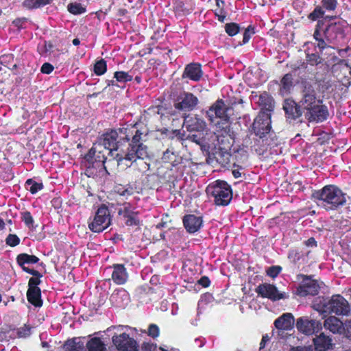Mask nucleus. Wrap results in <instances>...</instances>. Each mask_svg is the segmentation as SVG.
Wrapping results in <instances>:
<instances>
[{"label":"nucleus","instance_id":"nucleus-12","mask_svg":"<svg viewBox=\"0 0 351 351\" xmlns=\"http://www.w3.org/2000/svg\"><path fill=\"white\" fill-rule=\"evenodd\" d=\"M322 102V99L317 95L314 87L311 84H306L304 86L301 92V99L299 101L304 113L313 106L315 107V105L317 104V103Z\"/></svg>","mask_w":351,"mask_h":351},{"label":"nucleus","instance_id":"nucleus-51","mask_svg":"<svg viewBox=\"0 0 351 351\" xmlns=\"http://www.w3.org/2000/svg\"><path fill=\"white\" fill-rule=\"evenodd\" d=\"M30 333L31 329L27 326L21 327L15 331V334H16L18 337H26L29 336Z\"/></svg>","mask_w":351,"mask_h":351},{"label":"nucleus","instance_id":"nucleus-29","mask_svg":"<svg viewBox=\"0 0 351 351\" xmlns=\"http://www.w3.org/2000/svg\"><path fill=\"white\" fill-rule=\"evenodd\" d=\"M88 351H106V345L97 337H91L86 344Z\"/></svg>","mask_w":351,"mask_h":351},{"label":"nucleus","instance_id":"nucleus-60","mask_svg":"<svg viewBox=\"0 0 351 351\" xmlns=\"http://www.w3.org/2000/svg\"><path fill=\"white\" fill-rule=\"evenodd\" d=\"M290 351H313L312 346H298L292 348Z\"/></svg>","mask_w":351,"mask_h":351},{"label":"nucleus","instance_id":"nucleus-14","mask_svg":"<svg viewBox=\"0 0 351 351\" xmlns=\"http://www.w3.org/2000/svg\"><path fill=\"white\" fill-rule=\"evenodd\" d=\"M256 292L263 298H268L272 301H278L289 298V294L280 292L274 285L263 283L257 287Z\"/></svg>","mask_w":351,"mask_h":351},{"label":"nucleus","instance_id":"nucleus-25","mask_svg":"<svg viewBox=\"0 0 351 351\" xmlns=\"http://www.w3.org/2000/svg\"><path fill=\"white\" fill-rule=\"evenodd\" d=\"M315 351H328L332 348V339L324 333L317 336L314 339Z\"/></svg>","mask_w":351,"mask_h":351},{"label":"nucleus","instance_id":"nucleus-61","mask_svg":"<svg viewBox=\"0 0 351 351\" xmlns=\"http://www.w3.org/2000/svg\"><path fill=\"white\" fill-rule=\"evenodd\" d=\"M215 14L217 16V19L219 21H221V22L224 21V20L226 19V15L221 9H220L219 11L216 10Z\"/></svg>","mask_w":351,"mask_h":351},{"label":"nucleus","instance_id":"nucleus-19","mask_svg":"<svg viewBox=\"0 0 351 351\" xmlns=\"http://www.w3.org/2000/svg\"><path fill=\"white\" fill-rule=\"evenodd\" d=\"M110 302L114 306L124 308L130 302V295L123 289H117L111 294Z\"/></svg>","mask_w":351,"mask_h":351},{"label":"nucleus","instance_id":"nucleus-42","mask_svg":"<svg viewBox=\"0 0 351 351\" xmlns=\"http://www.w3.org/2000/svg\"><path fill=\"white\" fill-rule=\"evenodd\" d=\"M217 141L219 145H226V142H228L227 148L230 147V143L229 142V135L228 134V131L225 129L221 132V134H216Z\"/></svg>","mask_w":351,"mask_h":351},{"label":"nucleus","instance_id":"nucleus-18","mask_svg":"<svg viewBox=\"0 0 351 351\" xmlns=\"http://www.w3.org/2000/svg\"><path fill=\"white\" fill-rule=\"evenodd\" d=\"M202 76V65L196 62L186 64L182 75L183 79L187 78L194 82H199Z\"/></svg>","mask_w":351,"mask_h":351},{"label":"nucleus","instance_id":"nucleus-62","mask_svg":"<svg viewBox=\"0 0 351 351\" xmlns=\"http://www.w3.org/2000/svg\"><path fill=\"white\" fill-rule=\"evenodd\" d=\"M305 244L308 247H316L317 241L313 237H311L306 241Z\"/></svg>","mask_w":351,"mask_h":351},{"label":"nucleus","instance_id":"nucleus-37","mask_svg":"<svg viewBox=\"0 0 351 351\" xmlns=\"http://www.w3.org/2000/svg\"><path fill=\"white\" fill-rule=\"evenodd\" d=\"M337 4V0H322L320 6L325 12H330L335 10Z\"/></svg>","mask_w":351,"mask_h":351},{"label":"nucleus","instance_id":"nucleus-53","mask_svg":"<svg viewBox=\"0 0 351 351\" xmlns=\"http://www.w3.org/2000/svg\"><path fill=\"white\" fill-rule=\"evenodd\" d=\"M14 57L12 54H5L0 57V62L5 66L9 67L10 62L13 60Z\"/></svg>","mask_w":351,"mask_h":351},{"label":"nucleus","instance_id":"nucleus-55","mask_svg":"<svg viewBox=\"0 0 351 351\" xmlns=\"http://www.w3.org/2000/svg\"><path fill=\"white\" fill-rule=\"evenodd\" d=\"M148 335L153 337H157L159 335V328L156 324H151L148 329Z\"/></svg>","mask_w":351,"mask_h":351},{"label":"nucleus","instance_id":"nucleus-7","mask_svg":"<svg viewBox=\"0 0 351 351\" xmlns=\"http://www.w3.org/2000/svg\"><path fill=\"white\" fill-rule=\"evenodd\" d=\"M117 330L112 336V342L119 351H137L138 345L134 337H130V334L136 330L128 326H114Z\"/></svg>","mask_w":351,"mask_h":351},{"label":"nucleus","instance_id":"nucleus-5","mask_svg":"<svg viewBox=\"0 0 351 351\" xmlns=\"http://www.w3.org/2000/svg\"><path fill=\"white\" fill-rule=\"evenodd\" d=\"M313 306L322 313L337 315H347L350 311L348 302L341 295H334L330 298H318L314 301Z\"/></svg>","mask_w":351,"mask_h":351},{"label":"nucleus","instance_id":"nucleus-21","mask_svg":"<svg viewBox=\"0 0 351 351\" xmlns=\"http://www.w3.org/2000/svg\"><path fill=\"white\" fill-rule=\"evenodd\" d=\"M183 223L187 232L189 233H195L202 227L203 219L200 216L187 215L183 218Z\"/></svg>","mask_w":351,"mask_h":351},{"label":"nucleus","instance_id":"nucleus-50","mask_svg":"<svg viewBox=\"0 0 351 351\" xmlns=\"http://www.w3.org/2000/svg\"><path fill=\"white\" fill-rule=\"evenodd\" d=\"M189 139L195 143L196 144L200 145L201 147L205 146V139L203 136H202L201 134H191L189 136Z\"/></svg>","mask_w":351,"mask_h":351},{"label":"nucleus","instance_id":"nucleus-56","mask_svg":"<svg viewBox=\"0 0 351 351\" xmlns=\"http://www.w3.org/2000/svg\"><path fill=\"white\" fill-rule=\"evenodd\" d=\"M54 69V67L52 64L48 62L44 63L40 69V71L45 74H50Z\"/></svg>","mask_w":351,"mask_h":351},{"label":"nucleus","instance_id":"nucleus-9","mask_svg":"<svg viewBox=\"0 0 351 351\" xmlns=\"http://www.w3.org/2000/svg\"><path fill=\"white\" fill-rule=\"evenodd\" d=\"M111 224V216L107 206L102 205L97 210L93 220L88 223L89 229L95 233H100Z\"/></svg>","mask_w":351,"mask_h":351},{"label":"nucleus","instance_id":"nucleus-16","mask_svg":"<svg viewBox=\"0 0 351 351\" xmlns=\"http://www.w3.org/2000/svg\"><path fill=\"white\" fill-rule=\"evenodd\" d=\"M296 328L300 332L306 335H311L322 329V323L308 317H302L297 319Z\"/></svg>","mask_w":351,"mask_h":351},{"label":"nucleus","instance_id":"nucleus-36","mask_svg":"<svg viewBox=\"0 0 351 351\" xmlns=\"http://www.w3.org/2000/svg\"><path fill=\"white\" fill-rule=\"evenodd\" d=\"M106 62L104 59L97 61L94 65V72L97 75H101L106 72Z\"/></svg>","mask_w":351,"mask_h":351},{"label":"nucleus","instance_id":"nucleus-32","mask_svg":"<svg viewBox=\"0 0 351 351\" xmlns=\"http://www.w3.org/2000/svg\"><path fill=\"white\" fill-rule=\"evenodd\" d=\"M258 102L261 106H263V109L266 110L268 112H271L274 108V101L273 98L267 93H264L259 97Z\"/></svg>","mask_w":351,"mask_h":351},{"label":"nucleus","instance_id":"nucleus-47","mask_svg":"<svg viewBox=\"0 0 351 351\" xmlns=\"http://www.w3.org/2000/svg\"><path fill=\"white\" fill-rule=\"evenodd\" d=\"M322 58L317 53H306V61L311 65H317L321 62Z\"/></svg>","mask_w":351,"mask_h":351},{"label":"nucleus","instance_id":"nucleus-15","mask_svg":"<svg viewBox=\"0 0 351 351\" xmlns=\"http://www.w3.org/2000/svg\"><path fill=\"white\" fill-rule=\"evenodd\" d=\"M305 118L309 122L322 123L327 120L329 117L328 107L322 103H317L308 111L304 112Z\"/></svg>","mask_w":351,"mask_h":351},{"label":"nucleus","instance_id":"nucleus-40","mask_svg":"<svg viewBox=\"0 0 351 351\" xmlns=\"http://www.w3.org/2000/svg\"><path fill=\"white\" fill-rule=\"evenodd\" d=\"M325 14L324 10L320 5H317L315 8L314 10L309 14L308 19L311 21H317L322 17Z\"/></svg>","mask_w":351,"mask_h":351},{"label":"nucleus","instance_id":"nucleus-23","mask_svg":"<svg viewBox=\"0 0 351 351\" xmlns=\"http://www.w3.org/2000/svg\"><path fill=\"white\" fill-rule=\"evenodd\" d=\"M184 124L188 131L201 132L206 128V122L197 116L191 117L189 116L184 117Z\"/></svg>","mask_w":351,"mask_h":351},{"label":"nucleus","instance_id":"nucleus-24","mask_svg":"<svg viewBox=\"0 0 351 351\" xmlns=\"http://www.w3.org/2000/svg\"><path fill=\"white\" fill-rule=\"evenodd\" d=\"M294 325V317L291 313L282 314L274 322L275 327L278 330H290Z\"/></svg>","mask_w":351,"mask_h":351},{"label":"nucleus","instance_id":"nucleus-13","mask_svg":"<svg viewBox=\"0 0 351 351\" xmlns=\"http://www.w3.org/2000/svg\"><path fill=\"white\" fill-rule=\"evenodd\" d=\"M199 104L198 98L193 93L183 91L181 93L174 103L176 110L182 112H191L195 110Z\"/></svg>","mask_w":351,"mask_h":351},{"label":"nucleus","instance_id":"nucleus-1","mask_svg":"<svg viewBox=\"0 0 351 351\" xmlns=\"http://www.w3.org/2000/svg\"><path fill=\"white\" fill-rule=\"evenodd\" d=\"M148 130L138 123L127 125L106 132L96 143L112 151L110 157L118 165L129 167L137 160L149 158L148 147L145 145Z\"/></svg>","mask_w":351,"mask_h":351},{"label":"nucleus","instance_id":"nucleus-10","mask_svg":"<svg viewBox=\"0 0 351 351\" xmlns=\"http://www.w3.org/2000/svg\"><path fill=\"white\" fill-rule=\"evenodd\" d=\"M228 110L229 108L224 101L221 99H218L206 110V117L210 123L215 125L219 124V121H215L217 119L227 123L229 120V116L228 114Z\"/></svg>","mask_w":351,"mask_h":351},{"label":"nucleus","instance_id":"nucleus-52","mask_svg":"<svg viewBox=\"0 0 351 351\" xmlns=\"http://www.w3.org/2000/svg\"><path fill=\"white\" fill-rule=\"evenodd\" d=\"M282 268L280 266H271L267 270V276L271 278H276L281 271Z\"/></svg>","mask_w":351,"mask_h":351},{"label":"nucleus","instance_id":"nucleus-27","mask_svg":"<svg viewBox=\"0 0 351 351\" xmlns=\"http://www.w3.org/2000/svg\"><path fill=\"white\" fill-rule=\"evenodd\" d=\"M324 326L332 333H339L342 329L343 323L336 317L330 316L324 321Z\"/></svg>","mask_w":351,"mask_h":351},{"label":"nucleus","instance_id":"nucleus-2","mask_svg":"<svg viewBox=\"0 0 351 351\" xmlns=\"http://www.w3.org/2000/svg\"><path fill=\"white\" fill-rule=\"evenodd\" d=\"M328 20L326 26L324 27V20H319L313 33L315 47L320 52L328 48H332L331 45L339 43L344 37V29L347 26L346 21L337 16H326L324 21Z\"/></svg>","mask_w":351,"mask_h":351},{"label":"nucleus","instance_id":"nucleus-43","mask_svg":"<svg viewBox=\"0 0 351 351\" xmlns=\"http://www.w3.org/2000/svg\"><path fill=\"white\" fill-rule=\"evenodd\" d=\"M136 212H137V210L133 208L130 204L126 203L123 204V208L119 210L118 213L119 215H122L123 218H125Z\"/></svg>","mask_w":351,"mask_h":351},{"label":"nucleus","instance_id":"nucleus-20","mask_svg":"<svg viewBox=\"0 0 351 351\" xmlns=\"http://www.w3.org/2000/svg\"><path fill=\"white\" fill-rule=\"evenodd\" d=\"M283 110L288 119H296L304 113L300 104H296L295 101L291 99H286L283 104Z\"/></svg>","mask_w":351,"mask_h":351},{"label":"nucleus","instance_id":"nucleus-33","mask_svg":"<svg viewBox=\"0 0 351 351\" xmlns=\"http://www.w3.org/2000/svg\"><path fill=\"white\" fill-rule=\"evenodd\" d=\"M25 189L29 191L32 194H36L38 191L43 188L41 182H36L32 179H28L25 184Z\"/></svg>","mask_w":351,"mask_h":351},{"label":"nucleus","instance_id":"nucleus-44","mask_svg":"<svg viewBox=\"0 0 351 351\" xmlns=\"http://www.w3.org/2000/svg\"><path fill=\"white\" fill-rule=\"evenodd\" d=\"M226 33L230 36H233L236 35L240 29L239 25L235 23H227L225 26Z\"/></svg>","mask_w":351,"mask_h":351},{"label":"nucleus","instance_id":"nucleus-41","mask_svg":"<svg viewBox=\"0 0 351 351\" xmlns=\"http://www.w3.org/2000/svg\"><path fill=\"white\" fill-rule=\"evenodd\" d=\"M222 149H226V147L224 146V147L221 148L220 152L216 153L215 158L219 163L227 164L229 162L230 154L226 151L223 152Z\"/></svg>","mask_w":351,"mask_h":351},{"label":"nucleus","instance_id":"nucleus-39","mask_svg":"<svg viewBox=\"0 0 351 351\" xmlns=\"http://www.w3.org/2000/svg\"><path fill=\"white\" fill-rule=\"evenodd\" d=\"M21 219L25 226L29 229L35 228L34 227V220L30 212L25 211L21 213Z\"/></svg>","mask_w":351,"mask_h":351},{"label":"nucleus","instance_id":"nucleus-46","mask_svg":"<svg viewBox=\"0 0 351 351\" xmlns=\"http://www.w3.org/2000/svg\"><path fill=\"white\" fill-rule=\"evenodd\" d=\"M300 258L301 254L298 250L291 249L289 251L288 258L291 263L296 264L300 261Z\"/></svg>","mask_w":351,"mask_h":351},{"label":"nucleus","instance_id":"nucleus-48","mask_svg":"<svg viewBox=\"0 0 351 351\" xmlns=\"http://www.w3.org/2000/svg\"><path fill=\"white\" fill-rule=\"evenodd\" d=\"M5 243L10 247H15L20 243V239L16 234H9L5 239Z\"/></svg>","mask_w":351,"mask_h":351},{"label":"nucleus","instance_id":"nucleus-8","mask_svg":"<svg viewBox=\"0 0 351 351\" xmlns=\"http://www.w3.org/2000/svg\"><path fill=\"white\" fill-rule=\"evenodd\" d=\"M271 116L268 112H260L252 124V131L256 136L259 137L262 142L265 145H269L273 140L274 132L271 130Z\"/></svg>","mask_w":351,"mask_h":351},{"label":"nucleus","instance_id":"nucleus-6","mask_svg":"<svg viewBox=\"0 0 351 351\" xmlns=\"http://www.w3.org/2000/svg\"><path fill=\"white\" fill-rule=\"evenodd\" d=\"M207 194L213 198L217 206H228L232 199V190L226 181L217 180L206 187Z\"/></svg>","mask_w":351,"mask_h":351},{"label":"nucleus","instance_id":"nucleus-31","mask_svg":"<svg viewBox=\"0 0 351 351\" xmlns=\"http://www.w3.org/2000/svg\"><path fill=\"white\" fill-rule=\"evenodd\" d=\"M52 0H24L23 6L27 10L38 9L51 3Z\"/></svg>","mask_w":351,"mask_h":351},{"label":"nucleus","instance_id":"nucleus-54","mask_svg":"<svg viewBox=\"0 0 351 351\" xmlns=\"http://www.w3.org/2000/svg\"><path fill=\"white\" fill-rule=\"evenodd\" d=\"M40 277H32L29 279L28 282V289H40L38 285L40 283V280L39 279Z\"/></svg>","mask_w":351,"mask_h":351},{"label":"nucleus","instance_id":"nucleus-28","mask_svg":"<svg viewBox=\"0 0 351 351\" xmlns=\"http://www.w3.org/2000/svg\"><path fill=\"white\" fill-rule=\"evenodd\" d=\"M64 348L65 351H86L84 342L80 337L67 340L64 345Z\"/></svg>","mask_w":351,"mask_h":351},{"label":"nucleus","instance_id":"nucleus-3","mask_svg":"<svg viewBox=\"0 0 351 351\" xmlns=\"http://www.w3.org/2000/svg\"><path fill=\"white\" fill-rule=\"evenodd\" d=\"M319 207L326 210H336L343 206L347 202V195L335 185H326L313 194Z\"/></svg>","mask_w":351,"mask_h":351},{"label":"nucleus","instance_id":"nucleus-58","mask_svg":"<svg viewBox=\"0 0 351 351\" xmlns=\"http://www.w3.org/2000/svg\"><path fill=\"white\" fill-rule=\"evenodd\" d=\"M117 193L121 196H128L132 194L133 191L132 188H119L117 189Z\"/></svg>","mask_w":351,"mask_h":351},{"label":"nucleus","instance_id":"nucleus-45","mask_svg":"<svg viewBox=\"0 0 351 351\" xmlns=\"http://www.w3.org/2000/svg\"><path fill=\"white\" fill-rule=\"evenodd\" d=\"M14 330H4L0 328V341H8L10 338L15 337Z\"/></svg>","mask_w":351,"mask_h":351},{"label":"nucleus","instance_id":"nucleus-34","mask_svg":"<svg viewBox=\"0 0 351 351\" xmlns=\"http://www.w3.org/2000/svg\"><path fill=\"white\" fill-rule=\"evenodd\" d=\"M67 10L72 14L78 15L86 12V7L80 3H70L67 5Z\"/></svg>","mask_w":351,"mask_h":351},{"label":"nucleus","instance_id":"nucleus-4","mask_svg":"<svg viewBox=\"0 0 351 351\" xmlns=\"http://www.w3.org/2000/svg\"><path fill=\"white\" fill-rule=\"evenodd\" d=\"M112 151H108L101 145L96 143L84 156L83 165L86 167L85 173L88 176H94L97 171L105 169L104 164L108 158L110 157Z\"/></svg>","mask_w":351,"mask_h":351},{"label":"nucleus","instance_id":"nucleus-35","mask_svg":"<svg viewBox=\"0 0 351 351\" xmlns=\"http://www.w3.org/2000/svg\"><path fill=\"white\" fill-rule=\"evenodd\" d=\"M114 77L118 82L125 83L132 80V75L125 71H116L114 73Z\"/></svg>","mask_w":351,"mask_h":351},{"label":"nucleus","instance_id":"nucleus-30","mask_svg":"<svg viewBox=\"0 0 351 351\" xmlns=\"http://www.w3.org/2000/svg\"><path fill=\"white\" fill-rule=\"evenodd\" d=\"M27 298L28 302L36 307H40L43 304L40 289H28L27 291Z\"/></svg>","mask_w":351,"mask_h":351},{"label":"nucleus","instance_id":"nucleus-49","mask_svg":"<svg viewBox=\"0 0 351 351\" xmlns=\"http://www.w3.org/2000/svg\"><path fill=\"white\" fill-rule=\"evenodd\" d=\"M255 32H254V29L253 27H252L251 25L248 26L245 29V32L243 33V40H242V44L243 45H245L247 43L249 42L251 36L254 34Z\"/></svg>","mask_w":351,"mask_h":351},{"label":"nucleus","instance_id":"nucleus-26","mask_svg":"<svg viewBox=\"0 0 351 351\" xmlns=\"http://www.w3.org/2000/svg\"><path fill=\"white\" fill-rule=\"evenodd\" d=\"M293 88V78L291 73H287L283 76L280 82L279 94L282 97L289 95Z\"/></svg>","mask_w":351,"mask_h":351},{"label":"nucleus","instance_id":"nucleus-57","mask_svg":"<svg viewBox=\"0 0 351 351\" xmlns=\"http://www.w3.org/2000/svg\"><path fill=\"white\" fill-rule=\"evenodd\" d=\"M173 152L167 149L164 153L162 159L164 162H170L173 159Z\"/></svg>","mask_w":351,"mask_h":351},{"label":"nucleus","instance_id":"nucleus-64","mask_svg":"<svg viewBox=\"0 0 351 351\" xmlns=\"http://www.w3.org/2000/svg\"><path fill=\"white\" fill-rule=\"evenodd\" d=\"M346 335L348 338L351 339V319L346 323Z\"/></svg>","mask_w":351,"mask_h":351},{"label":"nucleus","instance_id":"nucleus-38","mask_svg":"<svg viewBox=\"0 0 351 351\" xmlns=\"http://www.w3.org/2000/svg\"><path fill=\"white\" fill-rule=\"evenodd\" d=\"M138 211H137L125 217L124 219H125V224L129 226H140L141 220L138 217Z\"/></svg>","mask_w":351,"mask_h":351},{"label":"nucleus","instance_id":"nucleus-17","mask_svg":"<svg viewBox=\"0 0 351 351\" xmlns=\"http://www.w3.org/2000/svg\"><path fill=\"white\" fill-rule=\"evenodd\" d=\"M38 261L39 258L37 256L26 253L20 254L16 257V262L18 265L24 271L32 275L33 276L42 277V274H40L38 271L30 269L26 266V265L36 264Z\"/></svg>","mask_w":351,"mask_h":351},{"label":"nucleus","instance_id":"nucleus-11","mask_svg":"<svg viewBox=\"0 0 351 351\" xmlns=\"http://www.w3.org/2000/svg\"><path fill=\"white\" fill-rule=\"evenodd\" d=\"M297 280L300 284L296 289L295 293L300 297H305L308 295H315L318 293L319 286L316 280L312 279L311 276L304 274H298Z\"/></svg>","mask_w":351,"mask_h":351},{"label":"nucleus","instance_id":"nucleus-22","mask_svg":"<svg viewBox=\"0 0 351 351\" xmlns=\"http://www.w3.org/2000/svg\"><path fill=\"white\" fill-rule=\"evenodd\" d=\"M112 268L113 269L111 275L112 281L116 285H124L128 281L129 276L125 266L122 264H114Z\"/></svg>","mask_w":351,"mask_h":351},{"label":"nucleus","instance_id":"nucleus-63","mask_svg":"<svg viewBox=\"0 0 351 351\" xmlns=\"http://www.w3.org/2000/svg\"><path fill=\"white\" fill-rule=\"evenodd\" d=\"M155 346L153 344L144 343L143 346V351H154Z\"/></svg>","mask_w":351,"mask_h":351},{"label":"nucleus","instance_id":"nucleus-59","mask_svg":"<svg viewBox=\"0 0 351 351\" xmlns=\"http://www.w3.org/2000/svg\"><path fill=\"white\" fill-rule=\"evenodd\" d=\"M198 282L203 287H208L210 284V280L208 277L203 276L199 280Z\"/></svg>","mask_w":351,"mask_h":351}]
</instances>
